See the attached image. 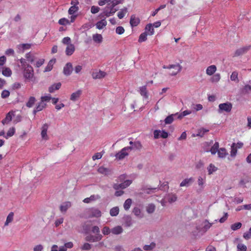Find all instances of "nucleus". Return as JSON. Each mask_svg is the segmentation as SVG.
<instances>
[{
  "label": "nucleus",
  "instance_id": "1",
  "mask_svg": "<svg viewBox=\"0 0 251 251\" xmlns=\"http://www.w3.org/2000/svg\"><path fill=\"white\" fill-rule=\"evenodd\" d=\"M123 2V0H113L111 1V5L108 4V5L105 8L103 11V14L107 17L113 15L118 9L115 8V7L120 3Z\"/></svg>",
  "mask_w": 251,
  "mask_h": 251
},
{
  "label": "nucleus",
  "instance_id": "2",
  "mask_svg": "<svg viewBox=\"0 0 251 251\" xmlns=\"http://www.w3.org/2000/svg\"><path fill=\"white\" fill-rule=\"evenodd\" d=\"M23 75L26 79L30 80L34 76V71L31 65L23 68Z\"/></svg>",
  "mask_w": 251,
  "mask_h": 251
},
{
  "label": "nucleus",
  "instance_id": "3",
  "mask_svg": "<svg viewBox=\"0 0 251 251\" xmlns=\"http://www.w3.org/2000/svg\"><path fill=\"white\" fill-rule=\"evenodd\" d=\"M232 105L230 102H226L219 105L218 112L221 113L223 112H230L232 109Z\"/></svg>",
  "mask_w": 251,
  "mask_h": 251
},
{
  "label": "nucleus",
  "instance_id": "4",
  "mask_svg": "<svg viewBox=\"0 0 251 251\" xmlns=\"http://www.w3.org/2000/svg\"><path fill=\"white\" fill-rule=\"evenodd\" d=\"M163 68L164 69H174L176 70V71H173L172 73L170 74L171 75H176L179 72H180L182 69V66L179 64H175V65H170L168 66H164Z\"/></svg>",
  "mask_w": 251,
  "mask_h": 251
},
{
  "label": "nucleus",
  "instance_id": "5",
  "mask_svg": "<svg viewBox=\"0 0 251 251\" xmlns=\"http://www.w3.org/2000/svg\"><path fill=\"white\" fill-rule=\"evenodd\" d=\"M251 49V46L243 47L236 50L233 56H239L246 53Z\"/></svg>",
  "mask_w": 251,
  "mask_h": 251
},
{
  "label": "nucleus",
  "instance_id": "6",
  "mask_svg": "<svg viewBox=\"0 0 251 251\" xmlns=\"http://www.w3.org/2000/svg\"><path fill=\"white\" fill-rule=\"evenodd\" d=\"M131 183V181L130 180H126L124 181V183H122L121 184L115 183L113 185V187L115 190H119L120 189H124L128 186H129Z\"/></svg>",
  "mask_w": 251,
  "mask_h": 251
},
{
  "label": "nucleus",
  "instance_id": "7",
  "mask_svg": "<svg viewBox=\"0 0 251 251\" xmlns=\"http://www.w3.org/2000/svg\"><path fill=\"white\" fill-rule=\"evenodd\" d=\"M130 148L125 147L123 148L120 151L117 153L115 156L116 158L121 160L124 158L126 156L128 155V153L127 151H129V149Z\"/></svg>",
  "mask_w": 251,
  "mask_h": 251
},
{
  "label": "nucleus",
  "instance_id": "8",
  "mask_svg": "<svg viewBox=\"0 0 251 251\" xmlns=\"http://www.w3.org/2000/svg\"><path fill=\"white\" fill-rule=\"evenodd\" d=\"M103 236L102 235H98V236L89 235L85 237V240L90 242H97L100 241Z\"/></svg>",
  "mask_w": 251,
  "mask_h": 251
},
{
  "label": "nucleus",
  "instance_id": "9",
  "mask_svg": "<svg viewBox=\"0 0 251 251\" xmlns=\"http://www.w3.org/2000/svg\"><path fill=\"white\" fill-rule=\"evenodd\" d=\"M73 70L72 64L70 62L67 63L63 68V73L65 75H70Z\"/></svg>",
  "mask_w": 251,
  "mask_h": 251
},
{
  "label": "nucleus",
  "instance_id": "10",
  "mask_svg": "<svg viewBox=\"0 0 251 251\" xmlns=\"http://www.w3.org/2000/svg\"><path fill=\"white\" fill-rule=\"evenodd\" d=\"M98 172L101 174L105 176H108L112 174V170L110 168H105L103 166H101L98 168Z\"/></svg>",
  "mask_w": 251,
  "mask_h": 251
},
{
  "label": "nucleus",
  "instance_id": "11",
  "mask_svg": "<svg viewBox=\"0 0 251 251\" xmlns=\"http://www.w3.org/2000/svg\"><path fill=\"white\" fill-rule=\"evenodd\" d=\"M129 144L132 146L130 147H127V148H130L129 149V151H130L131 150H132L133 149L140 150L142 147V144H141V142L139 141H135V142L130 141Z\"/></svg>",
  "mask_w": 251,
  "mask_h": 251
},
{
  "label": "nucleus",
  "instance_id": "12",
  "mask_svg": "<svg viewBox=\"0 0 251 251\" xmlns=\"http://www.w3.org/2000/svg\"><path fill=\"white\" fill-rule=\"evenodd\" d=\"M91 217H100L101 216V211L98 208H91L89 210Z\"/></svg>",
  "mask_w": 251,
  "mask_h": 251
},
{
  "label": "nucleus",
  "instance_id": "13",
  "mask_svg": "<svg viewBox=\"0 0 251 251\" xmlns=\"http://www.w3.org/2000/svg\"><path fill=\"white\" fill-rule=\"evenodd\" d=\"M106 75L105 72L99 71V72H93L92 74V77L94 79H101L104 77Z\"/></svg>",
  "mask_w": 251,
  "mask_h": 251
},
{
  "label": "nucleus",
  "instance_id": "14",
  "mask_svg": "<svg viewBox=\"0 0 251 251\" xmlns=\"http://www.w3.org/2000/svg\"><path fill=\"white\" fill-rule=\"evenodd\" d=\"M124 225L126 227H129L132 225V220L129 215H125L123 218Z\"/></svg>",
  "mask_w": 251,
  "mask_h": 251
},
{
  "label": "nucleus",
  "instance_id": "15",
  "mask_svg": "<svg viewBox=\"0 0 251 251\" xmlns=\"http://www.w3.org/2000/svg\"><path fill=\"white\" fill-rule=\"evenodd\" d=\"M140 20L139 18L136 17L134 15L131 16L130 24L131 26H136L140 23Z\"/></svg>",
  "mask_w": 251,
  "mask_h": 251
},
{
  "label": "nucleus",
  "instance_id": "16",
  "mask_svg": "<svg viewBox=\"0 0 251 251\" xmlns=\"http://www.w3.org/2000/svg\"><path fill=\"white\" fill-rule=\"evenodd\" d=\"M194 179L193 177H190L189 178H186L184 179L180 184V187H188L190 186L194 181Z\"/></svg>",
  "mask_w": 251,
  "mask_h": 251
},
{
  "label": "nucleus",
  "instance_id": "17",
  "mask_svg": "<svg viewBox=\"0 0 251 251\" xmlns=\"http://www.w3.org/2000/svg\"><path fill=\"white\" fill-rule=\"evenodd\" d=\"M81 94L82 91L80 90H78L72 94L70 97V100L72 101H75L79 98Z\"/></svg>",
  "mask_w": 251,
  "mask_h": 251
},
{
  "label": "nucleus",
  "instance_id": "18",
  "mask_svg": "<svg viewBox=\"0 0 251 251\" xmlns=\"http://www.w3.org/2000/svg\"><path fill=\"white\" fill-rule=\"evenodd\" d=\"M49 125L47 124H45L42 127L41 136L43 139L47 140L48 137L47 134V130Z\"/></svg>",
  "mask_w": 251,
  "mask_h": 251
},
{
  "label": "nucleus",
  "instance_id": "19",
  "mask_svg": "<svg viewBox=\"0 0 251 251\" xmlns=\"http://www.w3.org/2000/svg\"><path fill=\"white\" fill-rule=\"evenodd\" d=\"M139 92L140 95L145 99L148 98V93L147 90V86L145 85L139 88Z\"/></svg>",
  "mask_w": 251,
  "mask_h": 251
},
{
  "label": "nucleus",
  "instance_id": "20",
  "mask_svg": "<svg viewBox=\"0 0 251 251\" xmlns=\"http://www.w3.org/2000/svg\"><path fill=\"white\" fill-rule=\"evenodd\" d=\"M123 231V229L120 226H116L111 229V232L114 235H119L122 233Z\"/></svg>",
  "mask_w": 251,
  "mask_h": 251
},
{
  "label": "nucleus",
  "instance_id": "21",
  "mask_svg": "<svg viewBox=\"0 0 251 251\" xmlns=\"http://www.w3.org/2000/svg\"><path fill=\"white\" fill-rule=\"evenodd\" d=\"M13 114V112L12 111H10L8 112L6 116V117L2 121V123L3 125L7 124L9 123L12 119V115Z\"/></svg>",
  "mask_w": 251,
  "mask_h": 251
},
{
  "label": "nucleus",
  "instance_id": "22",
  "mask_svg": "<svg viewBox=\"0 0 251 251\" xmlns=\"http://www.w3.org/2000/svg\"><path fill=\"white\" fill-rule=\"evenodd\" d=\"M217 68L215 65H211L207 67L206 70V74L211 75L216 71Z\"/></svg>",
  "mask_w": 251,
  "mask_h": 251
},
{
  "label": "nucleus",
  "instance_id": "23",
  "mask_svg": "<svg viewBox=\"0 0 251 251\" xmlns=\"http://www.w3.org/2000/svg\"><path fill=\"white\" fill-rule=\"evenodd\" d=\"M75 51V46L73 44H70L68 46L66 49L65 52L66 55L70 56L72 55Z\"/></svg>",
  "mask_w": 251,
  "mask_h": 251
},
{
  "label": "nucleus",
  "instance_id": "24",
  "mask_svg": "<svg viewBox=\"0 0 251 251\" xmlns=\"http://www.w3.org/2000/svg\"><path fill=\"white\" fill-rule=\"evenodd\" d=\"M61 86V83L60 82L54 83L49 88V91L50 93H53L55 90L59 89Z\"/></svg>",
  "mask_w": 251,
  "mask_h": 251
},
{
  "label": "nucleus",
  "instance_id": "25",
  "mask_svg": "<svg viewBox=\"0 0 251 251\" xmlns=\"http://www.w3.org/2000/svg\"><path fill=\"white\" fill-rule=\"evenodd\" d=\"M71 203L69 201L64 202L60 206V210L62 212H65L67 209L70 207Z\"/></svg>",
  "mask_w": 251,
  "mask_h": 251
},
{
  "label": "nucleus",
  "instance_id": "26",
  "mask_svg": "<svg viewBox=\"0 0 251 251\" xmlns=\"http://www.w3.org/2000/svg\"><path fill=\"white\" fill-rule=\"evenodd\" d=\"M107 25V22L105 19H102L98 22L96 24V27L99 29H101Z\"/></svg>",
  "mask_w": 251,
  "mask_h": 251
},
{
  "label": "nucleus",
  "instance_id": "27",
  "mask_svg": "<svg viewBox=\"0 0 251 251\" xmlns=\"http://www.w3.org/2000/svg\"><path fill=\"white\" fill-rule=\"evenodd\" d=\"M99 199H100V196L98 195H92L89 198L84 199L83 201L85 203H89L91 201H94Z\"/></svg>",
  "mask_w": 251,
  "mask_h": 251
},
{
  "label": "nucleus",
  "instance_id": "28",
  "mask_svg": "<svg viewBox=\"0 0 251 251\" xmlns=\"http://www.w3.org/2000/svg\"><path fill=\"white\" fill-rule=\"evenodd\" d=\"M158 189L157 188H148L147 187H144L142 188V190L144 192V193L150 194L153 193H154Z\"/></svg>",
  "mask_w": 251,
  "mask_h": 251
},
{
  "label": "nucleus",
  "instance_id": "29",
  "mask_svg": "<svg viewBox=\"0 0 251 251\" xmlns=\"http://www.w3.org/2000/svg\"><path fill=\"white\" fill-rule=\"evenodd\" d=\"M55 59H51L49 62L48 65L45 68L44 72H47L51 71L52 69L53 65L55 63Z\"/></svg>",
  "mask_w": 251,
  "mask_h": 251
},
{
  "label": "nucleus",
  "instance_id": "30",
  "mask_svg": "<svg viewBox=\"0 0 251 251\" xmlns=\"http://www.w3.org/2000/svg\"><path fill=\"white\" fill-rule=\"evenodd\" d=\"M167 199L168 201L170 203H172L175 202L177 200V197L176 195L173 194L172 193L169 194L167 196Z\"/></svg>",
  "mask_w": 251,
  "mask_h": 251
},
{
  "label": "nucleus",
  "instance_id": "31",
  "mask_svg": "<svg viewBox=\"0 0 251 251\" xmlns=\"http://www.w3.org/2000/svg\"><path fill=\"white\" fill-rule=\"evenodd\" d=\"M218 154L219 157L224 158L227 154V153L225 148H222L219 149L218 151Z\"/></svg>",
  "mask_w": 251,
  "mask_h": 251
},
{
  "label": "nucleus",
  "instance_id": "32",
  "mask_svg": "<svg viewBox=\"0 0 251 251\" xmlns=\"http://www.w3.org/2000/svg\"><path fill=\"white\" fill-rule=\"evenodd\" d=\"M204 226L202 228V230L205 232L212 226L213 223H210L208 220H205L203 222Z\"/></svg>",
  "mask_w": 251,
  "mask_h": 251
},
{
  "label": "nucleus",
  "instance_id": "33",
  "mask_svg": "<svg viewBox=\"0 0 251 251\" xmlns=\"http://www.w3.org/2000/svg\"><path fill=\"white\" fill-rule=\"evenodd\" d=\"M93 39L95 42L100 43L102 41V37L101 34H95L93 35Z\"/></svg>",
  "mask_w": 251,
  "mask_h": 251
},
{
  "label": "nucleus",
  "instance_id": "34",
  "mask_svg": "<svg viewBox=\"0 0 251 251\" xmlns=\"http://www.w3.org/2000/svg\"><path fill=\"white\" fill-rule=\"evenodd\" d=\"M119 213V208L117 206L113 207L110 210V215L112 217L117 216L118 215Z\"/></svg>",
  "mask_w": 251,
  "mask_h": 251
},
{
  "label": "nucleus",
  "instance_id": "35",
  "mask_svg": "<svg viewBox=\"0 0 251 251\" xmlns=\"http://www.w3.org/2000/svg\"><path fill=\"white\" fill-rule=\"evenodd\" d=\"M219 145L218 142H215L213 146L211 147L210 151L211 154H215L218 151Z\"/></svg>",
  "mask_w": 251,
  "mask_h": 251
},
{
  "label": "nucleus",
  "instance_id": "36",
  "mask_svg": "<svg viewBox=\"0 0 251 251\" xmlns=\"http://www.w3.org/2000/svg\"><path fill=\"white\" fill-rule=\"evenodd\" d=\"M36 99L34 97H30L26 103V106L29 108L32 107L35 103Z\"/></svg>",
  "mask_w": 251,
  "mask_h": 251
},
{
  "label": "nucleus",
  "instance_id": "37",
  "mask_svg": "<svg viewBox=\"0 0 251 251\" xmlns=\"http://www.w3.org/2000/svg\"><path fill=\"white\" fill-rule=\"evenodd\" d=\"M132 203V200L131 199H127L124 202V208L126 210H128L130 207Z\"/></svg>",
  "mask_w": 251,
  "mask_h": 251
},
{
  "label": "nucleus",
  "instance_id": "38",
  "mask_svg": "<svg viewBox=\"0 0 251 251\" xmlns=\"http://www.w3.org/2000/svg\"><path fill=\"white\" fill-rule=\"evenodd\" d=\"M146 31H149V35H152L154 34V28H153L152 24H148L145 27Z\"/></svg>",
  "mask_w": 251,
  "mask_h": 251
},
{
  "label": "nucleus",
  "instance_id": "39",
  "mask_svg": "<svg viewBox=\"0 0 251 251\" xmlns=\"http://www.w3.org/2000/svg\"><path fill=\"white\" fill-rule=\"evenodd\" d=\"M155 206L154 204L151 203L149 204L146 208L147 212L149 214L153 213L155 211Z\"/></svg>",
  "mask_w": 251,
  "mask_h": 251
},
{
  "label": "nucleus",
  "instance_id": "40",
  "mask_svg": "<svg viewBox=\"0 0 251 251\" xmlns=\"http://www.w3.org/2000/svg\"><path fill=\"white\" fill-rule=\"evenodd\" d=\"M127 12V9L126 7H124V8L121 9V11L118 13V17L120 19H121L124 18L125 16V14Z\"/></svg>",
  "mask_w": 251,
  "mask_h": 251
},
{
  "label": "nucleus",
  "instance_id": "41",
  "mask_svg": "<svg viewBox=\"0 0 251 251\" xmlns=\"http://www.w3.org/2000/svg\"><path fill=\"white\" fill-rule=\"evenodd\" d=\"M155 247V244L152 242L150 245H146L143 247V249L145 251H149L152 250Z\"/></svg>",
  "mask_w": 251,
  "mask_h": 251
},
{
  "label": "nucleus",
  "instance_id": "42",
  "mask_svg": "<svg viewBox=\"0 0 251 251\" xmlns=\"http://www.w3.org/2000/svg\"><path fill=\"white\" fill-rule=\"evenodd\" d=\"M242 226V223L240 222L235 223L231 225L230 228L233 230L235 231L239 228H240Z\"/></svg>",
  "mask_w": 251,
  "mask_h": 251
},
{
  "label": "nucleus",
  "instance_id": "43",
  "mask_svg": "<svg viewBox=\"0 0 251 251\" xmlns=\"http://www.w3.org/2000/svg\"><path fill=\"white\" fill-rule=\"evenodd\" d=\"M209 131V130L208 129H206L205 128H201V129H199L198 130V133L197 134H196V136H200L201 137H202L203 136V135H204V134L208 132Z\"/></svg>",
  "mask_w": 251,
  "mask_h": 251
},
{
  "label": "nucleus",
  "instance_id": "44",
  "mask_svg": "<svg viewBox=\"0 0 251 251\" xmlns=\"http://www.w3.org/2000/svg\"><path fill=\"white\" fill-rule=\"evenodd\" d=\"M2 75L5 76H10L12 75V72L9 68H4L2 70Z\"/></svg>",
  "mask_w": 251,
  "mask_h": 251
},
{
  "label": "nucleus",
  "instance_id": "45",
  "mask_svg": "<svg viewBox=\"0 0 251 251\" xmlns=\"http://www.w3.org/2000/svg\"><path fill=\"white\" fill-rule=\"evenodd\" d=\"M25 57L27 60L31 63H32L35 59V56L29 52L26 54Z\"/></svg>",
  "mask_w": 251,
  "mask_h": 251
},
{
  "label": "nucleus",
  "instance_id": "46",
  "mask_svg": "<svg viewBox=\"0 0 251 251\" xmlns=\"http://www.w3.org/2000/svg\"><path fill=\"white\" fill-rule=\"evenodd\" d=\"M147 35L146 31L141 34L138 39V42L141 43L146 41L147 39Z\"/></svg>",
  "mask_w": 251,
  "mask_h": 251
},
{
  "label": "nucleus",
  "instance_id": "47",
  "mask_svg": "<svg viewBox=\"0 0 251 251\" xmlns=\"http://www.w3.org/2000/svg\"><path fill=\"white\" fill-rule=\"evenodd\" d=\"M236 144L233 143L231 146V151H230V155L232 157H234L236 155L237 153V149L235 147Z\"/></svg>",
  "mask_w": 251,
  "mask_h": 251
},
{
  "label": "nucleus",
  "instance_id": "48",
  "mask_svg": "<svg viewBox=\"0 0 251 251\" xmlns=\"http://www.w3.org/2000/svg\"><path fill=\"white\" fill-rule=\"evenodd\" d=\"M132 212L136 216H137L140 218H141L143 217V215H142L141 214V210L139 208L134 207L133 209Z\"/></svg>",
  "mask_w": 251,
  "mask_h": 251
},
{
  "label": "nucleus",
  "instance_id": "49",
  "mask_svg": "<svg viewBox=\"0 0 251 251\" xmlns=\"http://www.w3.org/2000/svg\"><path fill=\"white\" fill-rule=\"evenodd\" d=\"M78 10V7L75 5L72 6L68 10V13L70 15H73Z\"/></svg>",
  "mask_w": 251,
  "mask_h": 251
},
{
  "label": "nucleus",
  "instance_id": "50",
  "mask_svg": "<svg viewBox=\"0 0 251 251\" xmlns=\"http://www.w3.org/2000/svg\"><path fill=\"white\" fill-rule=\"evenodd\" d=\"M217 168L215 167L212 164H210V165L207 168V170L208 172L209 175L212 174L213 172H215L217 170Z\"/></svg>",
  "mask_w": 251,
  "mask_h": 251
},
{
  "label": "nucleus",
  "instance_id": "51",
  "mask_svg": "<svg viewBox=\"0 0 251 251\" xmlns=\"http://www.w3.org/2000/svg\"><path fill=\"white\" fill-rule=\"evenodd\" d=\"M91 231L93 233L96 234V236H98V235H101L100 233V228L98 226H93L92 227Z\"/></svg>",
  "mask_w": 251,
  "mask_h": 251
},
{
  "label": "nucleus",
  "instance_id": "52",
  "mask_svg": "<svg viewBox=\"0 0 251 251\" xmlns=\"http://www.w3.org/2000/svg\"><path fill=\"white\" fill-rule=\"evenodd\" d=\"M92 245L88 243H85L80 248L82 250L88 251L91 249Z\"/></svg>",
  "mask_w": 251,
  "mask_h": 251
},
{
  "label": "nucleus",
  "instance_id": "53",
  "mask_svg": "<svg viewBox=\"0 0 251 251\" xmlns=\"http://www.w3.org/2000/svg\"><path fill=\"white\" fill-rule=\"evenodd\" d=\"M174 115H171L167 116L164 120V122L166 124H170L174 121Z\"/></svg>",
  "mask_w": 251,
  "mask_h": 251
},
{
  "label": "nucleus",
  "instance_id": "54",
  "mask_svg": "<svg viewBox=\"0 0 251 251\" xmlns=\"http://www.w3.org/2000/svg\"><path fill=\"white\" fill-rule=\"evenodd\" d=\"M230 79L232 81H236L237 82H239V79L238 78V73L236 72H233L230 75Z\"/></svg>",
  "mask_w": 251,
  "mask_h": 251
},
{
  "label": "nucleus",
  "instance_id": "55",
  "mask_svg": "<svg viewBox=\"0 0 251 251\" xmlns=\"http://www.w3.org/2000/svg\"><path fill=\"white\" fill-rule=\"evenodd\" d=\"M220 75L219 74H216L211 78V80L212 82H217L220 80Z\"/></svg>",
  "mask_w": 251,
  "mask_h": 251
},
{
  "label": "nucleus",
  "instance_id": "56",
  "mask_svg": "<svg viewBox=\"0 0 251 251\" xmlns=\"http://www.w3.org/2000/svg\"><path fill=\"white\" fill-rule=\"evenodd\" d=\"M46 106V104L43 102L42 101H41L39 103L38 105L36 107V111H40L43 108H44Z\"/></svg>",
  "mask_w": 251,
  "mask_h": 251
},
{
  "label": "nucleus",
  "instance_id": "57",
  "mask_svg": "<svg viewBox=\"0 0 251 251\" xmlns=\"http://www.w3.org/2000/svg\"><path fill=\"white\" fill-rule=\"evenodd\" d=\"M238 251H247V248L246 245L243 244H238L237 246Z\"/></svg>",
  "mask_w": 251,
  "mask_h": 251
},
{
  "label": "nucleus",
  "instance_id": "58",
  "mask_svg": "<svg viewBox=\"0 0 251 251\" xmlns=\"http://www.w3.org/2000/svg\"><path fill=\"white\" fill-rule=\"evenodd\" d=\"M15 133V128L14 127L10 128L7 132L6 135L5 136L6 138L12 136Z\"/></svg>",
  "mask_w": 251,
  "mask_h": 251
},
{
  "label": "nucleus",
  "instance_id": "59",
  "mask_svg": "<svg viewBox=\"0 0 251 251\" xmlns=\"http://www.w3.org/2000/svg\"><path fill=\"white\" fill-rule=\"evenodd\" d=\"M102 232L103 235H107L110 234L111 232V229L108 226H104L102 230Z\"/></svg>",
  "mask_w": 251,
  "mask_h": 251
},
{
  "label": "nucleus",
  "instance_id": "60",
  "mask_svg": "<svg viewBox=\"0 0 251 251\" xmlns=\"http://www.w3.org/2000/svg\"><path fill=\"white\" fill-rule=\"evenodd\" d=\"M125 32V29L123 26H118L116 29V33L118 34L121 35Z\"/></svg>",
  "mask_w": 251,
  "mask_h": 251
},
{
  "label": "nucleus",
  "instance_id": "61",
  "mask_svg": "<svg viewBox=\"0 0 251 251\" xmlns=\"http://www.w3.org/2000/svg\"><path fill=\"white\" fill-rule=\"evenodd\" d=\"M62 42L64 44L68 45V46L70 45V44H72L71 43V38L69 37H64L62 41Z\"/></svg>",
  "mask_w": 251,
  "mask_h": 251
},
{
  "label": "nucleus",
  "instance_id": "62",
  "mask_svg": "<svg viewBox=\"0 0 251 251\" xmlns=\"http://www.w3.org/2000/svg\"><path fill=\"white\" fill-rule=\"evenodd\" d=\"M58 23L61 25H66L70 23L69 21L66 18H62L59 20Z\"/></svg>",
  "mask_w": 251,
  "mask_h": 251
},
{
  "label": "nucleus",
  "instance_id": "63",
  "mask_svg": "<svg viewBox=\"0 0 251 251\" xmlns=\"http://www.w3.org/2000/svg\"><path fill=\"white\" fill-rule=\"evenodd\" d=\"M10 92L8 90H4L2 91L1 96L3 99H5L9 96Z\"/></svg>",
  "mask_w": 251,
  "mask_h": 251
},
{
  "label": "nucleus",
  "instance_id": "64",
  "mask_svg": "<svg viewBox=\"0 0 251 251\" xmlns=\"http://www.w3.org/2000/svg\"><path fill=\"white\" fill-rule=\"evenodd\" d=\"M243 91L245 93H249L251 92V86L249 85H246L243 88Z\"/></svg>",
  "mask_w": 251,
  "mask_h": 251
}]
</instances>
